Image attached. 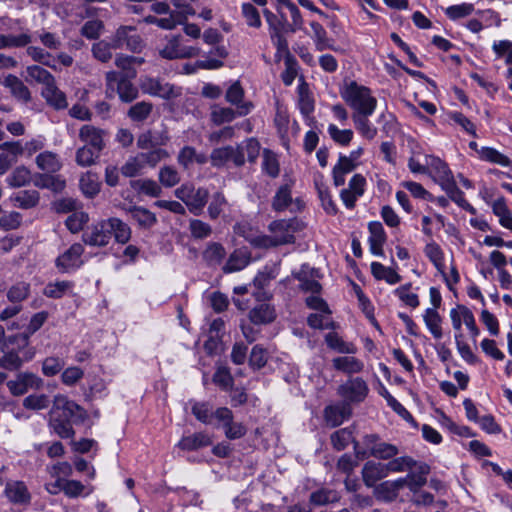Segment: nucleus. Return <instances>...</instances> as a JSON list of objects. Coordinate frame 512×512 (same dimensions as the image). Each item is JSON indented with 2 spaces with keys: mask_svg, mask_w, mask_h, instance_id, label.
I'll use <instances>...</instances> for the list:
<instances>
[{
  "mask_svg": "<svg viewBox=\"0 0 512 512\" xmlns=\"http://www.w3.org/2000/svg\"><path fill=\"white\" fill-rule=\"evenodd\" d=\"M342 100L352 113L375 112L378 106L374 91L353 79H344L339 88Z\"/></svg>",
  "mask_w": 512,
  "mask_h": 512,
  "instance_id": "nucleus-1",
  "label": "nucleus"
},
{
  "mask_svg": "<svg viewBox=\"0 0 512 512\" xmlns=\"http://www.w3.org/2000/svg\"><path fill=\"white\" fill-rule=\"evenodd\" d=\"M270 235L258 234L247 235L245 238L253 246L258 248H269L294 242V221L276 220L269 225Z\"/></svg>",
  "mask_w": 512,
  "mask_h": 512,
  "instance_id": "nucleus-2",
  "label": "nucleus"
},
{
  "mask_svg": "<svg viewBox=\"0 0 512 512\" xmlns=\"http://www.w3.org/2000/svg\"><path fill=\"white\" fill-rule=\"evenodd\" d=\"M170 157L165 149H154L147 152H140L129 157L121 167L123 176L132 178L142 174L146 167L154 168L159 162Z\"/></svg>",
  "mask_w": 512,
  "mask_h": 512,
  "instance_id": "nucleus-3",
  "label": "nucleus"
},
{
  "mask_svg": "<svg viewBox=\"0 0 512 512\" xmlns=\"http://www.w3.org/2000/svg\"><path fill=\"white\" fill-rule=\"evenodd\" d=\"M139 85L144 94L165 100L177 98L182 93L180 87L149 76L141 77Z\"/></svg>",
  "mask_w": 512,
  "mask_h": 512,
  "instance_id": "nucleus-4",
  "label": "nucleus"
},
{
  "mask_svg": "<svg viewBox=\"0 0 512 512\" xmlns=\"http://www.w3.org/2000/svg\"><path fill=\"white\" fill-rule=\"evenodd\" d=\"M337 393L347 405L358 404L368 396L369 387L363 378L352 377L339 385Z\"/></svg>",
  "mask_w": 512,
  "mask_h": 512,
  "instance_id": "nucleus-5",
  "label": "nucleus"
},
{
  "mask_svg": "<svg viewBox=\"0 0 512 512\" xmlns=\"http://www.w3.org/2000/svg\"><path fill=\"white\" fill-rule=\"evenodd\" d=\"M107 90L116 92L121 101L129 103L138 96L137 88L127 79L121 77L117 72L110 71L106 73Z\"/></svg>",
  "mask_w": 512,
  "mask_h": 512,
  "instance_id": "nucleus-6",
  "label": "nucleus"
},
{
  "mask_svg": "<svg viewBox=\"0 0 512 512\" xmlns=\"http://www.w3.org/2000/svg\"><path fill=\"white\" fill-rule=\"evenodd\" d=\"M83 253V245L80 243H74L56 258L55 265L61 273L75 271L84 263V260L82 259Z\"/></svg>",
  "mask_w": 512,
  "mask_h": 512,
  "instance_id": "nucleus-7",
  "label": "nucleus"
},
{
  "mask_svg": "<svg viewBox=\"0 0 512 512\" xmlns=\"http://www.w3.org/2000/svg\"><path fill=\"white\" fill-rule=\"evenodd\" d=\"M200 54V49L186 46L181 43L180 36L170 37L165 46L160 50V55L165 59L192 58Z\"/></svg>",
  "mask_w": 512,
  "mask_h": 512,
  "instance_id": "nucleus-8",
  "label": "nucleus"
},
{
  "mask_svg": "<svg viewBox=\"0 0 512 512\" xmlns=\"http://www.w3.org/2000/svg\"><path fill=\"white\" fill-rule=\"evenodd\" d=\"M215 419L221 423L225 436L230 440L239 439L246 434V427L240 422H234L232 411L226 407L215 411Z\"/></svg>",
  "mask_w": 512,
  "mask_h": 512,
  "instance_id": "nucleus-9",
  "label": "nucleus"
},
{
  "mask_svg": "<svg viewBox=\"0 0 512 512\" xmlns=\"http://www.w3.org/2000/svg\"><path fill=\"white\" fill-rule=\"evenodd\" d=\"M366 179L361 174H354L349 181L348 187L340 192V198L346 208L352 209L355 203L365 191Z\"/></svg>",
  "mask_w": 512,
  "mask_h": 512,
  "instance_id": "nucleus-10",
  "label": "nucleus"
},
{
  "mask_svg": "<svg viewBox=\"0 0 512 512\" xmlns=\"http://www.w3.org/2000/svg\"><path fill=\"white\" fill-rule=\"evenodd\" d=\"M43 385L40 377L33 373H20L16 379L7 382L9 391L15 395L20 396L25 394L29 388L38 389Z\"/></svg>",
  "mask_w": 512,
  "mask_h": 512,
  "instance_id": "nucleus-11",
  "label": "nucleus"
},
{
  "mask_svg": "<svg viewBox=\"0 0 512 512\" xmlns=\"http://www.w3.org/2000/svg\"><path fill=\"white\" fill-rule=\"evenodd\" d=\"M427 173L433 177V179L439 182L442 186L450 185L453 181V176L448 168L447 164L440 158L426 155Z\"/></svg>",
  "mask_w": 512,
  "mask_h": 512,
  "instance_id": "nucleus-12",
  "label": "nucleus"
},
{
  "mask_svg": "<svg viewBox=\"0 0 512 512\" xmlns=\"http://www.w3.org/2000/svg\"><path fill=\"white\" fill-rule=\"evenodd\" d=\"M111 239V231L107 224V220H103L93 225L89 231L83 235V241L90 246H106Z\"/></svg>",
  "mask_w": 512,
  "mask_h": 512,
  "instance_id": "nucleus-13",
  "label": "nucleus"
},
{
  "mask_svg": "<svg viewBox=\"0 0 512 512\" xmlns=\"http://www.w3.org/2000/svg\"><path fill=\"white\" fill-rule=\"evenodd\" d=\"M106 132L93 125H83L79 130V139L84 145L97 151H102L105 147L104 137Z\"/></svg>",
  "mask_w": 512,
  "mask_h": 512,
  "instance_id": "nucleus-14",
  "label": "nucleus"
},
{
  "mask_svg": "<svg viewBox=\"0 0 512 512\" xmlns=\"http://www.w3.org/2000/svg\"><path fill=\"white\" fill-rule=\"evenodd\" d=\"M388 475L386 463L370 460L362 468V479L367 487H374L378 481Z\"/></svg>",
  "mask_w": 512,
  "mask_h": 512,
  "instance_id": "nucleus-15",
  "label": "nucleus"
},
{
  "mask_svg": "<svg viewBox=\"0 0 512 512\" xmlns=\"http://www.w3.org/2000/svg\"><path fill=\"white\" fill-rule=\"evenodd\" d=\"M375 112L351 113V119L356 131L364 139L373 140L378 133L377 127L370 121Z\"/></svg>",
  "mask_w": 512,
  "mask_h": 512,
  "instance_id": "nucleus-16",
  "label": "nucleus"
},
{
  "mask_svg": "<svg viewBox=\"0 0 512 512\" xmlns=\"http://www.w3.org/2000/svg\"><path fill=\"white\" fill-rule=\"evenodd\" d=\"M368 230V243L370 252L375 256L382 257L384 255L383 246L387 240V236L382 224L378 221L370 222L368 225Z\"/></svg>",
  "mask_w": 512,
  "mask_h": 512,
  "instance_id": "nucleus-17",
  "label": "nucleus"
},
{
  "mask_svg": "<svg viewBox=\"0 0 512 512\" xmlns=\"http://www.w3.org/2000/svg\"><path fill=\"white\" fill-rule=\"evenodd\" d=\"M332 366L335 370L348 375L358 374L364 370V362L353 356V354L332 359Z\"/></svg>",
  "mask_w": 512,
  "mask_h": 512,
  "instance_id": "nucleus-18",
  "label": "nucleus"
},
{
  "mask_svg": "<svg viewBox=\"0 0 512 512\" xmlns=\"http://www.w3.org/2000/svg\"><path fill=\"white\" fill-rule=\"evenodd\" d=\"M226 100L232 105H236L238 115L243 116L248 114L253 105L250 102H242L244 97V90L238 81L234 82L226 92Z\"/></svg>",
  "mask_w": 512,
  "mask_h": 512,
  "instance_id": "nucleus-19",
  "label": "nucleus"
},
{
  "mask_svg": "<svg viewBox=\"0 0 512 512\" xmlns=\"http://www.w3.org/2000/svg\"><path fill=\"white\" fill-rule=\"evenodd\" d=\"M5 495L15 504H27L30 501V493L22 481H11L6 484Z\"/></svg>",
  "mask_w": 512,
  "mask_h": 512,
  "instance_id": "nucleus-20",
  "label": "nucleus"
},
{
  "mask_svg": "<svg viewBox=\"0 0 512 512\" xmlns=\"http://www.w3.org/2000/svg\"><path fill=\"white\" fill-rule=\"evenodd\" d=\"M358 163L352 162L346 157V155L340 154L337 163L334 165L332 170V177L334 185L339 187L345 184V176L351 173Z\"/></svg>",
  "mask_w": 512,
  "mask_h": 512,
  "instance_id": "nucleus-21",
  "label": "nucleus"
},
{
  "mask_svg": "<svg viewBox=\"0 0 512 512\" xmlns=\"http://www.w3.org/2000/svg\"><path fill=\"white\" fill-rule=\"evenodd\" d=\"M206 59L197 61V66L201 69L216 70L223 67V60L228 56V51L224 45H217L211 51Z\"/></svg>",
  "mask_w": 512,
  "mask_h": 512,
  "instance_id": "nucleus-22",
  "label": "nucleus"
},
{
  "mask_svg": "<svg viewBox=\"0 0 512 512\" xmlns=\"http://www.w3.org/2000/svg\"><path fill=\"white\" fill-rule=\"evenodd\" d=\"M275 318V309L268 303L258 304L249 312V319L256 325L269 324L273 322Z\"/></svg>",
  "mask_w": 512,
  "mask_h": 512,
  "instance_id": "nucleus-23",
  "label": "nucleus"
},
{
  "mask_svg": "<svg viewBox=\"0 0 512 512\" xmlns=\"http://www.w3.org/2000/svg\"><path fill=\"white\" fill-rule=\"evenodd\" d=\"M370 267L371 273L376 280H384L389 285H395L402 279L394 268L384 266L380 262H372Z\"/></svg>",
  "mask_w": 512,
  "mask_h": 512,
  "instance_id": "nucleus-24",
  "label": "nucleus"
},
{
  "mask_svg": "<svg viewBox=\"0 0 512 512\" xmlns=\"http://www.w3.org/2000/svg\"><path fill=\"white\" fill-rule=\"evenodd\" d=\"M250 262V255L244 249H237L230 254L226 264L223 266L224 273H233L244 269Z\"/></svg>",
  "mask_w": 512,
  "mask_h": 512,
  "instance_id": "nucleus-25",
  "label": "nucleus"
},
{
  "mask_svg": "<svg viewBox=\"0 0 512 512\" xmlns=\"http://www.w3.org/2000/svg\"><path fill=\"white\" fill-rule=\"evenodd\" d=\"M350 408L348 405H331L325 408L324 417L326 422L333 426H339L342 422L350 416Z\"/></svg>",
  "mask_w": 512,
  "mask_h": 512,
  "instance_id": "nucleus-26",
  "label": "nucleus"
},
{
  "mask_svg": "<svg viewBox=\"0 0 512 512\" xmlns=\"http://www.w3.org/2000/svg\"><path fill=\"white\" fill-rule=\"evenodd\" d=\"M403 483L404 481L399 479L382 482L375 488V494L380 500L392 501L398 496L399 490L403 488Z\"/></svg>",
  "mask_w": 512,
  "mask_h": 512,
  "instance_id": "nucleus-27",
  "label": "nucleus"
},
{
  "mask_svg": "<svg viewBox=\"0 0 512 512\" xmlns=\"http://www.w3.org/2000/svg\"><path fill=\"white\" fill-rule=\"evenodd\" d=\"M36 165L37 167L45 172L55 173L59 171L62 167V163L58 157V155L51 151H44L37 155L36 157Z\"/></svg>",
  "mask_w": 512,
  "mask_h": 512,
  "instance_id": "nucleus-28",
  "label": "nucleus"
},
{
  "mask_svg": "<svg viewBox=\"0 0 512 512\" xmlns=\"http://www.w3.org/2000/svg\"><path fill=\"white\" fill-rule=\"evenodd\" d=\"M131 188L138 194L149 197H159L162 193L161 186L153 179H137L130 182Z\"/></svg>",
  "mask_w": 512,
  "mask_h": 512,
  "instance_id": "nucleus-29",
  "label": "nucleus"
},
{
  "mask_svg": "<svg viewBox=\"0 0 512 512\" xmlns=\"http://www.w3.org/2000/svg\"><path fill=\"white\" fill-rule=\"evenodd\" d=\"M327 346L341 354H355L357 346L352 342H346L335 332H330L325 336Z\"/></svg>",
  "mask_w": 512,
  "mask_h": 512,
  "instance_id": "nucleus-30",
  "label": "nucleus"
},
{
  "mask_svg": "<svg viewBox=\"0 0 512 512\" xmlns=\"http://www.w3.org/2000/svg\"><path fill=\"white\" fill-rule=\"evenodd\" d=\"M107 224L116 242L126 244L130 240L131 229L125 222L119 218L112 217L107 219Z\"/></svg>",
  "mask_w": 512,
  "mask_h": 512,
  "instance_id": "nucleus-31",
  "label": "nucleus"
},
{
  "mask_svg": "<svg viewBox=\"0 0 512 512\" xmlns=\"http://www.w3.org/2000/svg\"><path fill=\"white\" fill-rule=\"evenodd\" d=\"M42 96L56 109H63L67 107L65 94L57 88L55 81L43 88Z\"/></svg>",
  "mask_w": 512,
  "mask_h": 512,
  "instance_id": "nucleus-32",
  "label": "nucleus"
},
{
  "mask_svg": "<svg viewBox=\"0 0 512 512\" xmlns=\"http://www.w3.org/2000/svg\"><path fill=\"white\" fill-rule=\"evenodd\" d=\"M131 217L144 229H149L157 223L156 215L142 206H134L129 210Z\"/></svg>",
  "mask_w": 512,
  "mask_h": 512,
  "instance_id": "nucleus-33",
  "label": "nucleus"
},
{
  "mask_svg": "<svg viewBox=\"0 0 512 512\" xmlns=\"http://www.w3.org/2000/svg\"><path fill=\"white\" fill-rule=\"evenodd\" d=\"M74 288L72 281L61 280L49 282L43 290V294L48 298L59 299L70 293Z\"/></svg>",
  "mask_w": 512,
  "mask_h": 512,
  "instance_id": "nucleus-34",
  "label": "nucleus"
},
{
  "mask_svg": "<svg viewBox=\"0 0 512 512\" xmlns=\"http://www.w3.org/2000/svg\"><path fill=\"white\" fill-rule=\"evenodd\" d=\"M424 323L430 333L435 339H441L442 332V318L435 308H427L423 315Z\"/></svg>",
  "mask_w": 512,
  "mask_h": 512,
  "instance_id": "nucleus-35",
  "label": "nucleus"
},
{
  "mask_svg": "<svg viewBox=\"0 0 512 512\" xmlns=\"http://www.w3.org/2000/svg\"><path fill=\"white\" fill-rule=\"evenodd\" d=\"M211 444L209 435L203 432L183 437L179 442V447L184 450H196Z\"/></svg>",
  "mask_w": 512,
  "mask_h": 512,
  "instance_id": "nucleus-36",
  "label": "nucleus"
},
{
  "mask_svg": "<svg viewBox=\"0 0 512 512\" xmlns=\"http://www.w3.org/2000/svg\"><path fill=\"white\" fill-rule=\"evenodd\" d=\"M263 15L267 22L270 36L284 33L285 26L287 23V19L284 14H280L278 16L275 13H273L272 11H270L268 9H264Z\"/></svg>",
  "mask_w": 512,
  "mask_h": 512,
  "instance_id": "nucleus-37",
  "label": "nucleus"
},
{
  "mask_svg": "<svg viewBox=\"0 0 512 512\" xmlns=\"http://www.w3.org/2000/svg\"><path fill=\"white\" fill-rule=\"evenodd\" d=\"M424 253L426 257L433 263L437 271L441 275H444V252L441 247L435 242L428 243L424 248Z\"/></svg>",
  "mask_w": 512,
  "mask_h": 512,
  "instance_id": "nucleus-38",
  "label": "nucleus"
},
{
  "mask_svg": "<svg viewBox=\"0 0 512 512\" xmlns=\"http://www.w3.org/2000/svg\"><path fill=\"white\" fill-rule=\"evenodd\" d=\"M427 473L428 467L423 465L420 467V474L409 473L405 477L399 478V480L404 481L403 487L407 486L413 494H416L426 484L425 475Z\"/></svg>",
  "mask_w": 512,
  "mask_h": 512,
  "instance_id": "nucleus-39",
  "label": "nucleus"
},
{
  "mask_svg": "<svg viewBox=\"0 0 512 512\" xmlns=\"http://www.w3.org/2000/svg\"><path fill=\"white\" fill-rule=\"evenodd\" d=\"M34 355V350L30 349L29 351L25 352L24 358L22 359L16 352L10 351L3 355L2 359L0 360V366L10 370L17 369L22 365L23 361L31 360Z\"/></svg>",
  "mask_w": 512,
  "mask_h": 512,
  "instance_id": "nucleus-40",
  "label": "nucleus"
},
{
  "mask_svg": "<svg viewBox=\"0 0 512 512\" xmlns=\"http://www.w3.org/2000/svg\"><path fill=\"white\" fill-rule=\"evenodd\" d=\"M262 170L272 178H276L280 173L278 156L269 149H264L262 153Z\"/></svg>",
  "mask_w": 512,
  "mask_h": 512,
  "instance_id": "nucleus-41",
  "label": "nucleus"
},
{
  "mask_svg": "<svg viewBox=\"0 0 512 512\" xmlns=\"http://www.w3.org/2000/svg\"><path fill=\"white\" fill-rule=\"evenodd\" d=\"M56 403L58 406H61L67 416L80 421L85 419L86 413L84 409L74 401L68 400L64 396H58L56 397Z\"/></svg>",
  "mask_w": 512,
  "mask_h": 512,
  "instance_id": "nucleus-42",
  "label": "nucleus"
},
{
  "mask_svg": "<svg viewBox=\"0 0 512 512\" xmlns=\"http://www.w3.org/2000/svg\"><path fill=\"white\" fill-rule=\"evenodd\" d=\"M80 188L82 192L92 198L96 196L100 191V182L97 174L92 172H86L80 178Z\"/></svg>",
  "mask_w": 512,
  "mask_h": 512,
  "instance_id": "nucleus-43",
  "label": "nucleus"
},
{
  "mask_svg": "<svg viewBox=\"0 0 512 512\" xmlns=\"http://www.w3.org/2000/svg\"><path fill=\"white\" fill-rule=\"evenodd\" d=\"M394 295L397 296L405 305L416 308L419 306L420 301L416 293L412 291V284L406 283L399 286L393 291Z\"/></svg>",
  "mask_w": 512,
  "mask_h": 512,
  "instance_id": "nucleus-44",
  "label": "nucleus"
},
{
  "mask_svg": "<svg viewBox=\"0 0 512 512\" xmlns=\"http://www.w3.org/2000/svg\"><path fill=\"white\" fill-rule=\"evenodd\" d=\"M226 255L225 248L216 242L209 243L203 252V259L209 265L220 264Z\"/></svg>",
  "mask_w": 512,
  "mask_h": 512,
  "instance_id": "nucleus-45",
  "label": "nucleus"
},
{
  "mask_svg": "<svg viewBox=\"0 0 512 512\" xmlns=\"http://www.w3.org/2000/svg\"><path fill=\"white\" fill-rule=\"evenodd\" d=\"M30 295V284L20 281L12 285L7 291V299L13 303H20Z\"/></svg>",
  "mask_w": 512,
  "mask_h": 512,
  "instance_id": "nucleus-46",
  "label": "nucleus"
},
{
  "mask_svg": "<svg viewBox=\"0 0 512 512\" xmlns=\"http://www.w3.org/2000/svg\"><path fill=\"white\" fill-rule=\"evenodd\" d=\"M327 132L330 138L340 146H348L354 137L351 129H340L335 124H329Z\"/></svg>",
  "mask_w": 512,
  "mask_h": 512,
  "instance_id": "nucleus-47",
  "label": "nucleus"
},
{
  "mask_svg": "<svg viewBox=\"0 0 512 512\" xmlns=\"http://www.w3.org/2000/svg\"><path fill=\"white\" fill-rule=\"evenodd\" d=\"M241 14L248 27L259 29L262 26L260 13L251 3L245 2L241 5Z\"/></svg>",
  "mask_w": 512,
  "mask_h": 512,
  "instance_id": "nucleus-48",
  "label": "nucleus"
},
{
  "mask_svg": "<svg viewBox=\"0 0 512 512\" xmlns=\"http://www.w3.org/2000/svg\"><path fill=\"white\" fill-rule=\"evenodd\" d=\"M31 172L25 166L16 167L7 177L6 181L11 187H22L30 182Z\"/></svg>",
  "mask_w": 512,
  "mask_h": 512,
  "instance_id": "nucleus-49",
  "label": "nucleus"
},
{
  "mask_svg": "<svg viewBox=\"0 0 512 512\" xmlns=\"http://www.w3.org/2000/svg\"><path fill=\"white\" fill-rule=\"evenodd\" d=\"M56 485L65 493L66 496L70 498L80 496L85 490V486L77 480L58 478Z\"/></svg>",
  "mask_w": 512,
  "mask_h": 512,
  "instance_id": "nucleus-50",
  "label": "nucleus"
},
{
  "mask_svg": "<svg viewBox=\"0 0 512 512\" xmlns=\"http://www.w3.org/2000/svg\"><path fill=\"white\" fill-rule=\"evenodd\" d=\"M100 151L83 145L76 151V163L82 167H88L95 164L99 158Z\"/></svg>",
  "mask_w": 512,
  "mask_h": 512,
  "instance_id": "nucleus-51",
  "label": "nucleus"
},
{
  "mask_svg": "<svg viewBox=\"0 0 512 512\" xmlns=\"http://www.w3.org/2000/svg\"><path fill=\"white\" fill-rule=\"evenodd\" d=\"M208 200V191L203 188H199L197 190L194 189L192 192V197L187 202V207L189 208L190 212H192L195 215H198Z\"/></svg>",
  "mask_w": 512,
  "mask_h": 512,
  "instance_id": "nucleus-52",
  "label": "nucleus"
},
{
  "mask_svg": "<svg viewBox=\"0 0 512 512\" xmlns=\"http://www.w3.org/2000/svg\"><path fill=\"white\" fill-rule=\"evenodd\" d=\"M30 42L31 36L25 32L18 35H0V49L8 47H24Z\"/></svg>",
  "mask_w": 512,
  "mask_h": 512,
  "instance_id": "nucleus-53",
  "label": "nucleus"
},
{
  "mask_svg": "<svg viewBox=\"0 0 512 512\" xmlns=\"http://www.w3.org/2000/svg\"><path fill=\"white\" fill-rule=\"evenodd\" d=\"M27 78L31 81L41 83L45 86L54 82V77L44 68L38 65H32L27 67L26 70Z\"/></svg>",
  "mask_w": 512,
  "mask_h": 512,
  "instance_id": "nucleus-54",
  "label": "nucleus"
},
{
  "mask_svg": "<svg viewBox=\"0 0 512 512\" xmlns=\"http://www.w3.org/2000/svg\"><path fill=\"white\" fill-rule=\"evenodd\" d=\"M416 465V461L410 456H401L392 458L386 463L388 474L390 472L398 473L411 470Z\"/></svg>",
  "mask_w": 512,
  "mask_h": 512,
  "instance_id": "nucleus-55",
  "label": "nucleus"
},
{
  "mask_svg": "<svg viewBox=\"0 0 512 512\" xmlns=\"http://www.w3.org/2000/svg\"><path fill=\"white\" fill-rule=\"evenodd\" d=\"M398 453L399 449L397 446L381 441L379 444L374 445L370 456L377 459L389 460L395 457Z\"/></svg>",
  "mask_w": 512,
  "mask_h": 512,
  "instance_id": "nucleus-56",
  "label": "nucleus"
},
{
  "mask_svg": "<svg viewBox=\"0 0 512 512\" xmlns=\"http://www.w3.org/2000/svg\"><path fill=\"white\" fill-rule=\"evenodd\" d=\"M352 441L353 432L349 428L339 429L331 435V443L338 451L345 449Z\"/></svg>",
  "mask_w": 512,
  "mask_h": 512,
  "instance_id": "nucleus-57",
  "label": "nucleus"
},
{
  "mask_svg": "<svg viewBox=\"0 0 512 512\" xmlns=\"http://www.w3.org/2000/svg\"><path fill=\"white\" fill-rule=\"evenodd\" d=\"M65 361L58 356L46 357L42 362V373L47 377L57 375L64 367Z\"/></svg>",
  "mask_w": 512,
  "mask_h": 512,
  "instance_id": "nucleus-58",
  "label": "nucleus"
},
{
  "mask_svg": "<svg viewBox=\"0 0 512 512\" xmlns=\"http://www.w3.org/2000/svg\"><path fill=\"white\" fill-rule=\"evenodd\" d=\"M315 184H316L318 196H319V198L321 200V204H322L323 209L328 214H331V215L336 214L338 209H337V206H336V204L334 203V201L332 199V196L330 194V191H329L328 187H326L324 184H319L317 182Z\"/></svg>",
  "mask_w": 512,
  "mask_h": 512,
  "instance_id": "nucleus-59",
  "label": "nucleus"
},
{
  "mask_svg": "<svg viewBox=\"0 0 512 512\" xmlns=\"http://www.w3.org/2000/svg\"><path fill=\"white\" fill-rule=\"evenodd\" d=\"M158 179L164 187L170 188L180 182V175L172 166H164L159 170Z\"/></svg>",
  "mask_w": 512,
  "mask_h": 512,
  "instance_id": "nucleus-60",
  "label": "nucleus"
},
{
  "mask_svg": "<svg viewBox=\"0 0 512 512\" xmlns=\"http://www.w3.org/2000/svg\"><path fill=\"white\" fill-rule=\"evenodd\" d=\"M474 6L471 3H461L458 5H452L445 9V15L451 20H458L465 18L472 14Z\"/></svg>",
  "mask_w": 512,
  "mask_h": 512,
  "instance_id": "nucleus-61",
  "label": "nucleus"
},
{
  "mask_svg": "<svg viewBox=\"0 0 512 512\" xmlns=\"http://www.w3.org/2000/svg\"><path fill=\"white\" fill-rule=\"evenodd\" d=\"M152 108L153 106L151 103L141 101L131 106L128 111V116L133 121H143L150 115Z\"/></svg>",
  "mask_w": 512,
  "mask_h": 512,
  "instance_id": "nucleus-62",
  "label": "nucleus"
},
{
  "mask_svg": "<svg viewBox=\"0 0 512 512\" xmlns=\"http://www.w3.org/2000/svg\"><path fill=\"white\" fill-rule=\"evenodd\" d=\"M89 216L83 211H75L66 219V227L72 233H78L82 230L83 226L88 222Z\"/></svg>",
  "mask_w": 512,
  "mask_h": 512,
  "instance_id": "nucleus-63",
  "label": "nucleus"
},
{
  "mask_svg": "<svg viewBox=\"0 0 512 512\" xmlns=\"http://www.w3.org/2000/svg\"><path fill=\"white\" fill-rule=\"evenodd\" d=\"M492 49L496 54L497 58L505 56V63L512 64V41L500 40L495 41L492 45Z\"/></svg>",
  "mask_w": 512,
  "mask_h": 512,
  "instance_id": "nucleus-64",
  "label": "nucleus"
}]
</instances>
